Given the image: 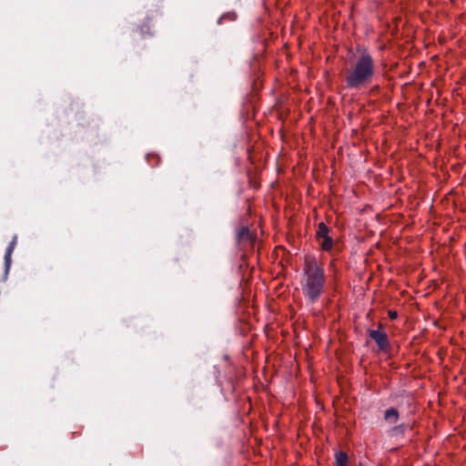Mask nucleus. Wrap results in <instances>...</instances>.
Returning <instances> with one entry per match:
<instances>
[{
    "mask_svg": "<svg viewBox=\"0 0 466 466\" xmlns=\"http://www.w3.org/2000/svg\"><path fill=\"white\" fill-rule=\"evenodd\" d=\"M374 61L366 50L359 51L351 62L346 76V84L350 88H360L372 80L374 76Z\"/></svg>",
    "mask_w": 466,
    "mask_h": 466,
    "instance_id": "1",
    "label": "nucleus"
},
{
    "mask_svg": "<svg viewBox=\"0 0 466 466\" xmlns=\"http://www.w3.org/2000/svg\"><path fill=\"white\" fill-rule=\"evenodd\" d=\"M317 236L319 238L329 236V228L323 222L318 226Z\"/></svg>",
    "mask_w": 466,
    "mask_h": 466,
    "instance_id": "6",
    "label": "nucleus"
},
{
    "mask_svg": "<svg viewBox=\"0 0 466 466\" xmlns=\"http://www.w3.org/2000/svg\"><path fill=\"white\" fill-rule=\"evenodd\" d=\"M404 431H405V426L403 424H401V425L392 428L390 432H391L392 436H397V435L402 434L404 432Z\"/></svg>",
    "mask_w": 466,
    "mask_h": 466,
    "instance_id": "9",
    "label": "nucleus"
},
{
    "mask_svg": "<svg viewBox=\"0 0 466 466\" xmlns=\"http://www.w3.org/2000/svg\"><path fill=\"white\" fill-rule=\"evenodd\" d=\"M370 337L376 341L379 348L384 350L388 345L387 335L380 330L371 329L369 331Z\"/></svg>",
    "mask_w": 466,
    "mask_h": 466,
    "instance_id": "3",
    "label": "nucleus"
},
{
    "mask_svg": "<svg viewBox=\"0 0 466 466\" xmlns=\"http://www.w3.org/2000/svg\"><path fill=\"white\" fill-rule=\"evenodd\" d=\"M348 461L347 454L339 452L336 454V466H346Z\"/></svg>",
    "mask_w": 466,
    "mask_h": 466,
    "instance_id": "7",
    "label": "nucleus"
},
{
    "mask_svg": "<svg viewBox=\"0 0 466 466\" xmlns=\"http://www.w3.org/2000/svg\"><path fill=\"white\" fill-rule=\"evenodd\" d=\"M323 240L321 242V247L323 249L325 250H329L332 247V244H333V241H332V238L330 237H325V238H322Z\"/></svg>",
    "mask_w": 466,
    "mask_h": 466,
    "instance_id": "8",
    "label": "nucleus"
},
{
    "mask_svg": "<svg viewBox=\"0 0 466 466\" xmlns=\"http://www.w3.org/2000/svg\"><path fill=\"white\" fill-rule=\"evenodd\" d=\"M301 286L304 296L311 303H314L322 293L324 272L315 260L306 262Z\"/></svg>",
    "mask_w": 466,
    "mask_h": 466,
    "instance_id": "2",
    "label": "nucleus"
},
{
    "mask_svg": "<svg viewBox=\"0 0 466 466\" xmlns=\"http://www.w3.org/2000/svg\"><path fill=\"white\" fill-rule=\"evenodd\" d=\"M248 233V228H243L239 232H238V237L239 238H243L246 234Z\"/></svg>",
    "mask_w": 466,
    "mask_h": 466,
    "instance_id": "10",
    "label": "nucleus"
},
{
    "mask_svg": "<svg viewBox=\"0 0 466 466\" xmlns=\"http://www.w3.org/2000/svg\"><path fill=\"white\" fill-rule=\"evenodd\" d=\"M389 315H390V319H396V318H397V316H398L396 311H390V312H389Z\"/></svg>",
    "mask_w": 466,
    "mask_h": 466,
    "instance_id": "11",
    "label": "nucleus"
},
{
    "mask_svg": "<svg viewBox=\"0 0 466 466\" xmlns=\"http://www.w3.org/2000/svg\"><path fill=\"white\" fill-rule=\"evenodd\" d=\"M384 419L390 424L396 423L399 419L398 410L394 408L388 409L384 413Z\"/></svg>",
    "mask_w": 466,
    "mask_h": 466,
    "instance_id": "5",
    "label": "nucleus"
},
{
    "mask_svg": "<svg viewBox=\"0 0 466 466\" xmlns=\"http://www.w3.org/2000/svg\"><path fill=\"white\" fill-rule=\"evenodd\" d=\"M16 240H17V237L15 236L5 251V274L8 273L9 268L11 267V261H12L11 257H12L13 251L15 248Z\"/></svg>",
    "mask_w": 466,
    "mask_h": 466,
    "instance_id": "4",
    "label": "nucleus"
}]
</instances>
